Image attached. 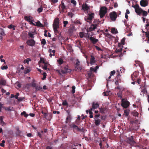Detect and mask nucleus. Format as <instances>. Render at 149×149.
Returning <instances> with one entry per match:
<instances>
[{
    "label": "nucleus",
    "mask_w": 149,
    "mask_h": 149,
    "mask_svg": "<svg viewBox=\"0 0 149 149\" xmlns=\"http://www.w3.org/2000/svg\"><path fill=\"white\" fill-rule=\"evenodd\" d=\"M56 71L60 74L70 73L71 72V70L68 69L67 67H65L64 68H63L61 70H56Z\"/></svg>",
    "instance_id": "obj_1"
},
{
    "label": "nucleus",
    "mask_w": 149,
    "mask_h": 149,
    "mask_svg": "<svg viewBox=\"0 0 149 149\" xmlns=\"http://www.w3.org/2000/svg\"><path fill=\"white\" fill-rule=\"evenodd\" d=\"M100 21L98 20L95 19L93 22V24H92L89 29V30L91 31L94 30L97 27V24H100Z\"/></svg>",
    "instance_id": "obj_2"
},
{
    "label": "nucleus",
    "mask_w": 149,
    "mask_h": 149,
    "mask_svg": "<svg viewBox=\"0 0 149 149\" xmlns=\"http://www.w3.org/2000/svg\"><path fill=\"white\" fill-rule=\"evenodd\" d=\"M107 8L105 6L101 8L100 11V16L101 18H102L107 12Z\"/></svg>",
    "instance_id": "obj_3"
},
{
    "label": "nucleus",
    "mask_w": 149,
    "mask_h": 149,
    "mask_svg": "<svg viewBox=\"0 0 149 149\" xmlns=\"http://www.w3.org/2000/svg\"><path fill=\"white\" fill-rule=\"evenodd\" d=\"M132 7L135 8V12L137 14L140 15L142 13V10L141 8L139 7L138 4L132 6Z\"/></svg>",
    "instance_id": "obj_4"
},
{
    "label": "nucleus",
    "mask_w": 149,
    "mask_h": 149,
    "mask_svg": "<svg viewBox=\"0 0 149 149\" xmlns=\"http://www.w3.org/2000/svg\"><path fill=\"white\" fill-rule=\"evenodd\" d=\"M58 8L60 13H63L64 12L65 9L66 8V7L64 3L63 2V0H62L61 4L59 5Z\"/></svg>",
    "instance_id": "obj_5"
},
{
    "label": "nucleus",
    "mask_w": 149,
    "mask_h": 149,
    "mask_svg": "<svg viewBox=\"0 0 149 149\" xmlns=\"http://www.w3.org/2000/svg\"><path fill=\"white\" fill-rule=\"evenodd\" d=\"M127 142L129 143L131 146H134L136 144V142L134 140L133 137L131 136L130 138L127 139Z\"/></svg>",
    "instance_id": "obj_6"
},
{
    "label": "nucleus",
    "mask_w": 149,
    "mask_h": 149,
    "mask_svg": "<svg viewBox=\"0 0 149 149\" xmlns=\"http://www.w3.org/2000/svg\"><path fill=\"white\" fill-rule=\"evenodd\" d=\"M109 16L111 20L113 21L116 20L117 17L116 13L115 11H113L109 13Z\"/></svg>",
    "instance_id": "obj_7"
},
{
    "label": "nucleus",
    "mask_w": 149,
    "mask_h": 149,
    "mask_svg": "<svg viewBox=\"0 0 149 149\" xmlns=\"http://www.w3.org/2000/svg\"><path fill=\"white\" fill-rule=\"evenodd\" d=\"M121 102V106L125 108H127L130 105L129 102L125 100L124 99H122Z\"/></svg>",
    "instance_id": "obj_8"
},
{
    "label": "nucleus",
    "mask_w": 149,
    "mask_h": 149,
    "mask_svg": "<svg viewBox=\"0 0 149 149\" xmlns=\"http://www.w3.org/2000/svg\"><path fill=\"white\" fill-rule=\"evenodd\" d=\"M94 14L93 13L88 14V16L85 18V20L88 22H90L94 17Z\"/></svg>",
    "instance_id": "obj_9"
},
{
    "label": "nucleus",
    "mask_w": 149,
    "mask_h": 149,
    "mask_svg": "<svg viewBox=\"0 0 149 149\" xmlns=\"http://www.w3.org/2000/svg\"><path fill=\"white\" fill-rule=\"evenodd\" d=\"M27 44L29 46H33L35 44V41L34 40L31 39L28 40L26 42Z\"/></svg>",
    "instance_id": "obj_10"
},
{
    "label": "nucleus",
    "mask_w": 149,
    "mask_h": 149,
    "mask_svg": "<svg viewBox=\"0 0 149 149\" xmlns=\"http://www.w3.org/2000/svg\"><path fill=\"white\" fill-rule=\"evenodd\" d=\"M140 88L141 89V92L143 94L147 93L146 88L145 84H143L140 86Z\"/></svg>",
    "instance_id": "obj_11"
},
{
    "label": "nucleus",
    "mask_w": 149,
    "mask_h": 149,
    "mask_svg": "<svg viewBox=\"0 0 149 149\" xmlns=\"http://www.w3.org/2000/svg\"><path fill=\"white\" fill-rule=\"evenodd\" d=\"M138 74L137 72H134L131 75V77L132 80L133 81H135V80L137 79V78H138Z\"/></svg>",
    "instance_id": "obj_12"
},
{
    "label": "nucleus",
    "mask_w": 149,
    "mask_h": 149,
    "mask_svg": "<svg viewBox=\"0 0 149 149\" xmlns=\"http://www.w3.org/2000/svg\"><path fill=\"white\" fill-rule=\"evenodd\" d=\"M140 4L141 6L145 7L147 6L148 2L146 0H141L140 2Z\"/></svg>",
    "instance_id": "obj_13"
},
{
    "label": "nucleus",
    "mask_w": 149,
    "mask_h": 149,
    "mask_svg": "<svg viewBox=\"0 0 149 149\" xmlns=\"http://www.w3.org/2000/svg\"><path fill=\"white\" fill-rule=\"evenodd\" d=\"M96 61V59L94 56L93 55H91L90 59V63L92 65L95 63Z\"/></svg>",
    "instance_id": "obj_14"
},
{
    "label": "nucleus",
    "mask_w": 149,
    "mask_h": 149,
    "mask_svg": "<svg viewBox=\"0 0 149 149\" xmlns=\"http://www.w3.org/2000/svg\"><path fill=\"white\" fill-rule=\"evenodd\" d=\"M99 107V104L98 102L95 103L94 102H93L92 103V108L91 109H94L97 108Z\"/></svg>",
    "instance_id": "obj_15"
},
{
    "label": "nucleus",
    "mask_w": 149,
    "mask_h": 149,
    "mask_svg": "<svg viewBox=\"0 0 149 149\" xmlns=\"http://www.w3.org/2000/svg\"><path fill=\"white\" fill-rule=\"evenodd\" d=\"M89 39L91 42L93 44H96L98 40V39L95 38L92 36L90 37Z\"/></svg>",
    "instance_id": "obj_16"
},
{
    "label": "nucleus",
    "mask_w": 149,
    "mask_h": 149,
    "mask_svg": "<svg viewBox=\"0 0 149 149\" xmlns=\"http://www.w3.org/2000/svg\"><path fill=\"white\" fill-rule=\"evenodd\" d=\"M5 35L3 29L2 28H0V40H2L3 37L2 36Z\"/></svg>",
    "instance_id": "obj_17"
},
{
    "label": "nucleus",
    "mask_w": 149,
    "mask_h": 149,
    "mask_svg": "<svg viewBox=\"0 0 149 149\" xmlns=\"http://www.w3.org/2000/svg\"><path fill=\"white\" fill-rule=\"evenodd\" d=\"M82 8L84 11H87L89 9V8L87 4L85 3L83 4L82 6Z\"/></svg>",
    "instance_id": "obj_18"
},
{
    "label": "nucleus",
    "mask_w": 149,
    "mask_h": 149,
    "mask_svg": "<svg viewBox=\"0 0 149 149\" xmlns=\"http://www.w3.org/2000/svg\"><path fill=\"white\" fill-rule=\"evenodd\" d=\"M71 127L73 128L74 129H76L77 130L79 131H81V130L78 127L74 124H72L71 126Z\"/></svg>",
    "instance_id": "obj_19"
},
{
    "label": "nucleus",
    "mask_w": 149,
    "mask_h": 149,
    "mask_svg": "<svg viewBox=\"0 0 149 149\" xmlns=\"http://www.w3.org/2000/svg\"><path fill=\"white\" fill-rule=\"evenodd\" d=\"M71 119V114H68L66 118L65 122L66 123H70Z\"/></svg>",
    "instance_id": "obj_20"
},
{
    "label": "nucleus",
    "mask_w": 149,
    "mask_h": 149,
    "mask_svg": "<svg viewBox=\"0 0 149 149\" xmlns=\"http://www.w3.org/2000/svg\"><path fill=\"white\" fill-rule=\"evenodd\" d=\"M6 81L5 80L1 79L0 80V88H1V85L5 86L6 84Z\"/></svg>",
    "instance_id": "obj_21"
},
{
    "label": "nucleus",
    "mask_w": 149,
    "mask_h": 149,
    "mask_svg": "<svg viewBox=\"0 0 149 149\" xmlns=\"http://www.w3.org/2000/svg\"><path fill=\"white\" fill-rule=\"evenodd\" d=\"M99 66H96L95 68L91 67L90 68V70L91 72H96V70L99 68Z\"/></svg>",
    "instance_id": "obj_22"
},
{
    "label": "nucleus",
    "mask_w": 149,
    "mask_h": 149,
    "mask_svg": "<svg viewBox=\"0 0 149 149\" xmlns=\"http://www.w3.org/2000/svg\"><path fill=\"white\" fill-rule=\"evenodd\" d=\"M101 120L100 119H95V124L97 126L99 125Z\"/></svg>",
    "instance_id": "obj_23"
},
{
    "label": "nucleus",
    "mask_w": 149,
    "mask_h": 149,
    "mask_svg": "<svg viewBox=\"0 0 149 149\" xmlns=\"http://www.w3.org/2000/svg\"><path fill=\"white\" fill-rule=\"evenodd\" d=\"M36 25L37 26L41 27H44V25L43 24H42L39 21H38L37 22H36Z\"/></svg>",
    "instance_id": "obj_24"
},
{
    "label": "nucleus",
    "mask_w": 149,
    "mask_h": 149,
    "mask_svg": "<svg viewBox=\"0 0 149 149\" xmlns=\"http://www.w3.org/2000/svg\"><path fill=\"white\" fill-rule=\"evenodd\" d=\"M59 18H56L55 19L54 21L53 24H59Z\"/></svg>",
    "instance_id": "obj_25"
},
{
    "label": "nucleus",
    "mask_w": 149,
    "mask_h": 149,
    "mask_svg": "<svg viewBox=\"0 0 149 149\" xmlns=\"http://www.w3.org/2000/svg\"><path fill=\"white\" fill-rule=\"evenodd\" d=\"M31 61V59L30 58H28L24 60V64L27 63V64H29V61Z\"/></svg>",
    "instance_id": "obj_26"
},
{
    "label": "nucleus",
    "mask_w": 149,
    "mask_h": 149,
    "mask_svg": "<svg viewBox=\"0 0 149 149\" xmlns=\"http://www.w3.org/2000/svg\"><path fill=\"white\" fill-rule=\"evenodd\" d=\"M74 29V27H70L68 29V32L70 34H71L73 31Z\"/></svg>",
    "instance_id": "obj_27"
},
{
    "label": "nucleus",
    "mask_w": 149,
    "mask_h": 149,
    "mask_svg": "<svg viewBox=\"0 0 149 149\" xmlns=\"http://www.w3.org/2000/svg\"><path fill=\"white\" fill-rule=\"evenodd\" d=\"M53 29H58L59 28V24H53Z\"/></svg>",
    "instance_id": "obj_28"
},
{
    "label": "nucleus",
    "mask_w": 149,
    "mask_h": 149,
    "mask_svg": "<svg viewBox=\"0 0 149 149\" xmlns=\"http://www.w3.org/2000/svg\"><path fill=\"white\" fill-rule=\"evenodd\" d=\"M21 115H23L25 117H27L29 115L28 114L26 113V112L25 111H23L21 114Z\"/></svg>",
    "instance_id": "obj_29"
},
{
    "label": "nucleus",
    "mask_w": 149,
    "mask_h": 149,
    "mask_svg": "<svg viewBox=\"0 0 149 149\" xmlns=\"http://www.w3.org/2000/svg\"><path fill=\"white\" fill-rule=\"evenodd\" d=\"M111 32L113 33H116L117 32V31L115 28H113L111 29Z\"/></svg>",
    "instance_id": "obj_30"
},
{
    "label": "nucleus",
    "mask_w": 149,
    "mask_h": 149,
    "mask_svg": "<svg viewBox=\"0 0 149 149\" xmlns=\"http://www.w3.org/2000/svg\"><path fill=\"white\" fill-rule=\"evenodd\" d=\"M57 62L59 65H61L63 64V61L62 58H60L57 60Z\"/></svg>",
    "instance_id": "obj_31"
},
{
    "label": "nucleus",
    "mask_w": 149,
    "mask_h": 149,
    "mask_svg": "<svg viewBox=\"0 0 149 149\" xmlns=\"http://www.w3.org/2000/svg\"><path fill=\"white\" fill-rule=\"evenodd\" d=\"M31 71V70L29 68H25L24 72V73L25 74L29 73Z\"/></svg>",
    "instance_id": "obj_32"
},
{
    "label": "nucleus",
    "mask_w": 149,
    "mask_h": 149,
    "mask_svg": "<svg viewBox=\"0 0 149 149\" xmlns=\"http://www.w3.org/2000/svg\"><path fill=\"white\" fill-rule=\"evenodd\" d=\"M135 63L136 64H134V65H136V64L138 65H142V63L139 61H135Z\"/></svg>",
    "instance_id": "obj_33"
},
{
    "label": "nucleus",
    "mask_w": 149,
    "mask_h": 149,
    "mask_svg": "<svg viewBox=\"0 0 149 149\" xmlns=\"http://www.w3.org/2000/svg\"><path fill=\"white\" fill-rule=\"evenodd\" d=\"M74 63L75 65H79L80 62L78 59H76L74 61Z\"/></svg>",
    "instance_id": "obj_34"
},
{
    "label": "nucleus",
    "mask_w": 149,
    "mask_h": 149,
    "mask_svg": "<svg viewBox=\"0 0 149 149\" xmlns=\"http://www.w3.org/2000/svg\"><path fill=\"white\" fill-rule=\"evenodd\" d=\"M42 10L43 8L42 6H41L39 8H38L37 11L39 13H40Z\"/></svg>",
    "instance_id": "obj_35"
},
{
    "label": "nucleus",
    "mask_w": 149,
    "mask_h": 149,
    "mask_svg": "<svg viewBox=\"0 0 149 149\" xmlns=\"http://www.w3.org/2000/svg\"><path fill=\"white\" fill-rule=\"evenodd\" d=\"M68 21L64 20L63 21V27H65L66 25L68 24Z\"/></svg>",
    "instance_id": "obj_36"
},
{
    "label": "nucleus",
    "mask_w": 149,
    "mask_h": 149,
    "mask_svg": "<svg viewBox=\"0 0 149 149\" xmlns=\"http://www.w3.org/2000/svg\"><path fill=\"white\" fill-rule=\"evenodd\" d=\"M125 38H123L121 40L120 43L122 44L123 45L125 44Z\"/></svg>",
    "instance_id": "obj_37"
},
{
    "label": "nucleus",
    "mask_w": 149,
    "mask_h": 149,
    "mask_svg": "<svg viewBox=\"0 0 149 149\" xmlns=\"http://www.w3.org/2000/svg\"><path fill=\"white\" fill-rule=\"evenodd\" d=\"M36 91H38L42 89V88L40 86H36Z\"/></svg>",
    "instance_id": "obj_38"
},
{
    "label": "nucleus",
    "mask_w": 149,
    "mask_h": 149,
    "mask_svg": "<svg viewBox=\"0 0 149 149\" xmlns=\"http://www.w3.org/2000/svg\"><path fill=\"white\" fill-rule=\"evenodd\" d=\"M58 1V0H51V4L52 5H53V4L57 3Z\"/></svg>",
    "instance_id": "obj_39"
},
{
    "label": "nucleus",
    "mask_w": 149,
    "mask_h": 149,
    "mask_svg": "<svg viewBox=\"0 0 149 149\" xmlns=\"http://www.w3.org/2000/svg\"><path fill=\"white\" fill-rule=\"evenodd\" d=\"M100 109V111L101 113H104L105 110V108H99Z\"/></svg>",
    "instance_id": "obj_40"
},
{
    "label": "nucleus",
    "mask_w": 149,
    "mask_h": 149,
    "mask_svg": "<svg viewBox=\"0 0 149 149\" xmlns=\"http://www.w3.org/2000/svg\"><path fill=\"white\" fill-rule=\"evenodd\" d=\"M71 3L73 4L74 6H75L76 5V2L74 0H71Z\"/></svg>",
    "instance_id": "obj_41"
},
{
    "label": "nucleus",
    "mask_w": 149,
    "mask_h": 149,
    "mask_svg": "<svg viewBox=\"0 0 149 149\" xmlns=\"http://www.w3.org/2000/svg\"><path fill=\"white\" fill-rule=\"evenodd\" d=\"M142 14L143 16H146L148 14L147 12L144 10H142Z\"/></svg>",
    "instance_id": "obj_42"
},
{
    "label": "nucleus",
    "mask_w": 149,
    "mask_h": 149,
    "mask_svg": "<svg viewBox=\"0 0 149 149\" xmlns=\"http://www.w3.org/2000/svg\"><path fill=\"white\" fill-rule=\"evenodd\" d=\"M104 141V140H101L100 141V143L99 144V146H100V149H102V143L103 141Z\"/></svg>",
    "instance_id": "obj_43"
},
{
    "label": "nucleus",
    "mask_w": 149,
    "mask_h": 149,
    "mask_svg": "<svg viewBox=\"0 0 149 149\" xmlns=\"http://www.w3.org/2000/svg\"><path fill=\"white\" fill-rule=\"evenodd\" d=\"M0 124L2 126H4L6 125V124L3 121V120H2L0 121Z\"/></svg>",
    "instance_id": "obj_44"
},
{
    "label": "nucleus",
    "mask_w": 149,
    "mask_h": 149,
    "mask_svg": "<svg viewBox=\"0 0 149 149\" xmlns=\"http://www.w3.org/2000/svg\"><path fill=\"white\" fill-rule=\"evenodd\" d=\"M122 95V93L120 91L119 92L117 93V95L118 96V97L120 98V99H122V97L121 96Z\"/></svg>",
    "instance_id": "obj_45"
},
{
    "label": "nucleus",
    "mask_w": 149,
    "mask_h": 149,
    "mask_svg": "<svg viewBox=\"0 0 149 149\" xmlns=\"http://www.w3.org/2000/svg\"><path fill=\"white\" fill-rule=\"evenodd\" d=\"M132 114L134 116H137L139 115V113L135 111L132 113Z\"/></svg>",
    "instance_id": "obj_46"
},
{
    "label": "nucleus",
    "mask_w": 149,
    "mask_h": 149,
    "mask_svg": "<svg viewBox=\"0 0 149 149\" xmlns=\"http://www.w3.org/2000/svg\"><path fill=\"white\" fill-rule=\"evenodd\" d=\"M79 35L81 38H83L84 36V33L83 32H80L79 33Z\"/></svg>",
    "instance_id": "obj_47"
},
{
    "label": "nucleus",
    "mask_w": 149,
    "mask_h": 149,
    "mask_svg": "<svg viewBox=\"0 0 149 149\" xmlns=\"http://www.w3.org/2000/svg\"><path fill=\"white\" fill-rule=\"evenodd\" d=\"M124 114L126 115V116H128L129 114V112L128 111L125 110L124 112Z\"/></svg>",
    "instance_id": "obj_48"
},
{
    "label": "nucleus",
    "mask_w": 149,
    "mask_h": 149,
    "mask_svg": "<svg viewBox=\"0 0 149 149\" xmlns=\"http://www.w3.org/2000/svg\"><path fill=\"white\" fill-rule=\"evenodd\" d=\"M5 141L4 140H3L2 141V143H0V146L2 147H4V143H5Z\"/></svg>",
    "instance_id": "obj_49"
},
{
    "label": "nucleus",
    "mask_w": 149,
    "mask_h": 149,
    "mask_svg": "<svg viewBox=\"0 0 149 149\" xmlns=\"http://www.w3.org/2000/svg\"><path fill=\"white\" fill-rule=\"evenodd\" d=\"M72 92L73 93H75V87L74 86H73L72 87Z\"/></svg>",
    "instance_id": "obj_50"
},
{
    "label": "nucleus",
    "mask_w": 149,
    "mask_h": 149,
    "mask_svg": "<svg viewBox=\"0 0 149 149\" xmlns=\"http://www.w3.org/2000/svg\"><path fill=\"white\" fill-rule=\"evenodd\" d=\"M41 113H42V114H43L44 115V118L46 119L47 116V113H46L44 112L43 111H41Z\"/></svg>",
    "instance_id": "obj_51"
},
{
    "label": "nucleus",
    "mask_w": 149,
    "mask_h": 149,
    "mask_svg": "<svg viewBox=\"0 0 149 149\" xmlns=\"http://www.w3.org/2000/svg\"><path fill=\"white\" fill-rule=\"evenodd\" d=\"M24 98H25L24 97H19L18 99L17 100L21 102L23 101L24 99Z\"/></svg>",
    "instance_id": "obj_52"
},
{
    "label": "nucleus",
    "mask_w": 149,
    "mask_h": 149,
    "mask_svg": "<svg viewBox=\"0 0 149 149\" xmlns=\"http://www.w3.org/2000/svg\"><path fill=\"white\" fill-rule=\"evenodd\" d=\"M28 35L30 38H34V37L33 36L34 34L30 32H29Z\"/></svg>",
    "instance_id": "obj_53"
},
{
    "label": "nucleus",
    "mask_w": 149,
    "mask_h": 149,
    "mask_svg": "<svg viewBox=\"0 0 149 149\" xmlns=\"http://www.w3.org/2000/svg\"><path fill=\"white\" fill-rule=\"evenodd\" d=\"M41 43L43 45H45L46 43V40L45 39H42Z\"/></svg>",
    "instance_id": "obj_54"
},
{
    "label": "nucleus",
    "mask_w": 149,
    "mask_h": 149,
    "mask_svg": "<svg viewBox=\"0 0 149 149\" xmlns=\"http://www.w3.org/2000/svg\"><path fill=\"white\" fill-rule=\"evenodd\" d=\"M68 15L70 16L72 18L73 16V13H72L71 12H69L68 13Z\"/></svg>",
    "instance_id": "obj_55"
},
{
    "label": "nucleus",
    "mask_w": 149,
    "mask_h": 149,
    "mask_svg": "<svg viewBox=\"0 0 149 149\" xmlns=\"http://www.w3.org/2000/svg\"><path fill=\"white\" fill-rule=\"evenodd\" d=\"M8 66H3L1 67V69L2 70L7 69L8 68Z\"/></svg>",
    "instance_id": "obj_56"
},
{
    "label": "nucleus",
    "mask_w": 149,
    "mask_h": 149,
    "mask_svg": "<svg viewBox=\"0 0 149 149\" xmlns=\"http://www.w3.org/2000/svg\"><path fill=\"white\" fill-rule=\"evenodd\" d=\"M122 51V49L121 48H120L119 49H116V53L119 52H121Z\"/></svg>",
    "instance_id": "obj_57"
},
{
    "label": "nucleus",
    "mask_w": 149,
    "mask_h": 149,
    "mask_svg": "<svg viewBox=\"0 0 149 149\" xmlns=\"http://www.w3.org/2000/svg\"><path fill=\"white\" fill-rule=\"evenodd\" d=\"M146 30L147 31H146L145 32V31H144L143 30H142V32L143 33H145L146 36L149 33V32L148 30V29H146Z\"/></svg>",
    "instance_id": "obj_58"
},
{
    "label": "nucleus",
    "mask_w": 149,
    "mask_h": 149,
    "mask_svg": "<svg viewBox=\"0 0 149 149\" xmlns=\"http://www.w3.org/2000/svg\"><path fill=\"white\" fill-rule=\"evenodd\" d=\"M62 104L64 106H67L68 105V103L66 101H64L63 102Z\"/></svg>",
    "instance_id": "obj_59"
},
{
    "label": "nucleus",
    "mask_w": 149,
    "mask_h": 149,
    "mask_svg": "<svg viewBox=\"0 0 149 149\" xmlns=\"http://www.w3.org/2000/svg\"><path fill=\"white\" fill-rule=\"evenodd\" d=\"M31 86L33 87H35L36 88V84L34 82H33L31 83Z\"/></svg>",
    "instance_id": "obj_60"
},
{
    "label": "nucleus",
    "mask_w": 149,
    "mask_h": 149,
    "mask_svg": "<svg viewBox=\"0 0 149 149\" xmlns=\"http://www.w3.org/2000/svg\"><path fill=\"white\" fill-rule=\"evenodd\" d=\"M136 80H137V82L138 83V84H140V83L141 82V80L140 79L137 78V79Z\"/></svg>",
    "instance_id": "obj_61"
},
{
    "label": "nucleus",
    "mask_w": 149,
    "mask_h": 149,
    "mask_svg": "<svg viewBox=\"0 0 149 149\" xmlns=\"http://www.w3.org/2000/svg\"><path fill=\"white\" fill-rule=\"evenodd\" d=\"M19 93H16L15 96V98L16 99H18V98H19L18 96H19Z\"/></svg>",
    "instance_id": "obj_62"
},
{
    "label": "nucleus",
    "mask_w": 149,
    "mask_h": 149,
    "mask_svg": "<svg viewBox=\"0 0 149 149\" xmlns=\"http://www.w3.org/2000/svg\"><path fill=\"white\" fill-rule=\"evenodd\" d=\"M116 73V72L115 70H113L111 71L110 72V75H114Z\"/></svg>",
    "instance_id": "obj_63"
},
{
    "label": "nucleus",
    "mask_w": 149,
    "mask_h": 149,
    "mask_svg": "<svg viewBox=\"0 0 149 149\" xmlns=\"http://www.w3.org/2000/svg\"><path fill=\"white\" fill-rule=\"evenodd\" d=\"M13 26L14 25H13L12 24H11L8 26V28L10 29H11L13 28Z\"/></svg>",
    "instance_id": "obj_64"
}]
</instances>
